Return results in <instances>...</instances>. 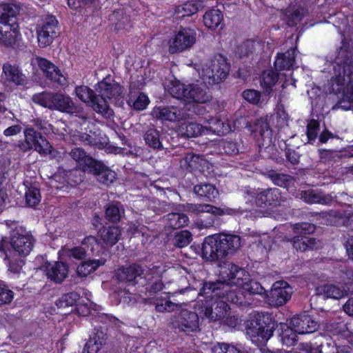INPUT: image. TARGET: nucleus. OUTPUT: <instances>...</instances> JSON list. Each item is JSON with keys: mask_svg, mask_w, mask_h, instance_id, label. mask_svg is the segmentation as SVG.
<instances>
[{"mask_svg": "<svg viewBox=\"0 0 353 353\" xmlns=\"http://www.w3.org/2000/svg\"><path fill=\"white\" fill-rule=\"evenodd\" d=\"M123 209L119 203H113L108 205L105 210V217L110 222L114 223L120 220Z\"/></svg>", "mask_w": 353, "mask_h": 353, "instance_id": "de8ad7c7", "label": "nucleus"}, {"mask_svg": "<svg viewBox=\"0 0 353 353\" xmlns=\"http://www.w3.org/2000/svg\"><path fill=\"white\" fill-rule=\"evenodd\" d=\"M88 172L93 174L96 176L97 181L105 185H109L116 179V173L97 161Z\"/></svg>", "mask_w": 353, "mask_h": 353, "instance_id": "b1692460", "label": "nucleus"}, {"mask_svg": "<svg viewBox=\"0 0 353 353\" xmlns=\"http://www.w3.org/2000/svg\"><path fill=\"white\" fill-rule=\"evenodd\" d=\"M63 254L68 256H72L73 258L81 260L85 257L86 250L85 248L81 247H75L74 248H64L62 249Z\"/></svg>", "mask_w": 353, "mask_h": 353, "instance_id": "bf43d9fd", "label": "nucleus"}, {"mask_svg": "<svg viewBox=\"0 0 353 353\" xmlns=\"http://www.w3.org/2000/svg\"><path fill=\"white\" fill-rule=\"evenodd\" d=\"M19 12L20 7L14 3L0 6V25H14V18Z\"/></svg>", "mask_w": 353, "mask_h": 353, "instance_id": "2f4dec72", "label": "nucleus"}, {"mask_svg": "<svg viewBox=\"0 0 353 353\" xmlns=\"http://www.w3.org/2000/svg\"><path fill=\"white\" fill-rule=\"evenodd\" d=\"M52 99V110L68 114H74L78 111V105L69 95L63 93H54Z\"/></svg>", "mask_w": 353, "mask_h": 353, "instance_id": "4be33fe9", "label": "nucleus"}, {"mask_svg": "<svg viewBox=\"0 0 353 353\" xmlns=\"http://www.w3.org/2000/svg\"><path fill=\"white\" fill-rule=\"evenodd\" d=\"M254 132L258 133L261 137L264 142L267 141L268 143L271 142L272 132L265 119H260L257 120L255 124Z\"/></svg>", "mask_w": 353, "mask_h": 353, "instance_id": "a18cd8bd", "label": "nucleus"}, {"mask_svg": "<svg viewBox=\"0 0 353 353\" xmlns=\"http://www.w3.org/2000/svg\"><path fill=\"white\" fill-rule=\"evenodd\" d=\"M58 21L52 15H48L41 19L37 25V33L39 46L45 48L49 46L59 34Z\"/></svg>", "mask_w": 353, "mask_h": 353, "instance_id": "f8f14e48", "label": "nucleus"}, {"mask_svg": "<svg viewBox=\"0 0 353 353\" xmlns=\"http://www.w3.org/2000/svg\"><path fill=\"white\" fill-rule=\"evenodd\" d=\"M197 70L205 84L214 85L227 77L230 65L224 57L216 54L202 63Z\"/></svg>", "mask_w": 353, "mask_h": 353, "instance_id": "0eeeda50", "label": "nucleus"}, {"mask_svg": "<svg viewBox=\"0 0 353 353\" xmlns=\"http://www.w3.org/2000/svg\"><path fill=\"white\" fill-rule=\"evenodd\" d=\"M292 293V288L286 282L276 281L272 287L270 299L275 305L281 306L290 299Z\"/></svg>", "mask_w": 353, "mask_h": 353, "instance_id": "a211bd4d", "label": "nucleus"}, {"mask_svg": "<svg viewBox=\"0 0 353 353\" xmlns=\"http://www.w3.org/2000/svg\"><path fill=\"white\" fill-rule=\"evenodd\" d=\"M266 201L268 205H278L281 204L282 201L281 194L278 188H270L265 190Z\"/></svg>", "mask_w": 353, "mask_h": 353, "instance_id": "603ef678", "label": "nucleus"}, {"mask_svg": "<svg viewBox=\"0 0 353 353\" xmlns=\"http://www.w3.org/2000/svg\"><path fill=\"white\" fill-rule=\"evenodd\" d=\"M212 353H248L244 352L237 346L218 343L212 347Z\"/></svg>", "mask_w": 353, "mask_h": 353, "instance_id": "8fccbe9b", "label": "nucleus"}, {"mask_svg": "<svg viewBox=\"0 0 353 353\" xmlns=\"http://www.w3.org/2000/svg\"><path fill=\"white\" fill-rule=\"evenodd\" d=\"M70 156L77 162L78 166L83 172H88L96 162V160L88 155L83 150L79 148L72 149L70 152Z\"/></svg>", "mask_w": 353, "mask_h": 353, "instance_id": "c756f323", "label": "nucleus"}, {"mask_svg": "<svg viewBox=\"0 0 353 353\" xmlns=\"http://www.w3.org/2000/svg\"><path fill=\"white\" fill-rule=\"evenodd\" d=\"M242 96L247 101L253 104H258L260 101L261 92L253 89H249L245 90L242 93Z\"/></svg>", "mask_w": 353, "mask_h": 353, "instance_id": "0e129e2a", "label": "nucleus"}, {"mask_svg": "<svg viewBox=\"0 0 353 353\" xmlns=\"http://www.w3.org/2000/svg\"><path fill=\"white\" fill-rule=\"evenodd\" d=\"M54 93L41 92L32 96V101L43 107L52 110Z\"/></svg>", "mask_w": 353, "mask_h": 353, "instance_id": "09e8293b", "label": "nucleus"}, {"mask_svg": "<svg viewBox=\"0 0 353 353\" xmlns=\"http://www.w3.org/2000/svg\"><path fill=\"white\" fill-rule=\"evenodd\" d=\"M257 47H259V43L252 40H248L239 47L237 53L241 58L248 56L250 53L253 52Z\"/></svg>", "mask_w": 353, "mask_h": 353, "instance_id": "6e6d98bb", "label": "nucleus"}, {"mask_svg": "<svg viewBox=\"0 0 353 353\" xmlns=\"http://www.w3.org/2000/svg\"><path fill=\"white\" fill-rule=\"evenodd\" d=\"M194 192L201 197L206 198L209 201L214 199L217 194L218 191L216 188L210 183L199 184L194 186Z\"/></svg>", "mask_w": 353, "mask_h": 353, "instance_id": "37998d69", "label": "nucleus"}, {"mask_svg": "<svg viewBox=\"0 0 353 353\" xmlns=\"http://www.w3.org/2000/svg\"><path fill=\"white\" fill-rule=\"evenodd\" d=\"M192 241V234L188 230H183L175 234L174 244L179 248L187 246Z\"/></svg>", "mask_w": 353, "mask_h": 353, "instance_id": "5fc2aeb1", "label": "nucleus"}, {"mask_svg": "<svg viewBox=\"0 0 353 353\" xmlns=\"http://www.w3.org/2000/svg\"><path fill=\"white\" fill-rule=\"evenodd\" d=\"M143 139L145 144L151 148L161 149L163 148L160 132L154 128H150L145 131Z\"/></svg>", "mask_w": 353, "mask_h": 353, "instance_id": "a19ab883", "label": "nucleus"}, {"mask_svg": "<svg viewBox=\"0 0 353 353\" xmlns=\"http://www.w3.org/2000/svg\"><path fill=\"white\" fill-rule=\"evenodd\" d=\"M294 232L299 236L292 239L293 247L296 250L305 251L308 249H314L319 247V242L314 238H311L306 234L312 233L315 227L309 223H296L294 225Z\"/></svg>", "mask_w": 353, "mask_h": 353, "instance_id": "9b49d317", "label": "nucleus"}, {"mask_svg": "<svg viewBox=\"0 0 353 353\" xmlns=\"http://www.w3.org/2000/svg\"><path fill=\"white\" fill-rule=\"evenodd\" d=\"M25 140L34 148V150L42 155L50 154L54 157L57 152L50 143L40 133L32 128H27L24 132Z\"/></svg>", "mask_w": 353, "mask_h": 353, "instance_id": "2eb2a0df", "label": "nucleus"}, {"mask_svg": "<svg viewBox=\"0 0 353 353\" xmlns=\"http://www.w3.org/2000/svg\"><path fill=\"white\" fill-rule=\"evenodd\" d=\"M8 228H10L9 248L4 253V260L8 271L13 274H19L25 263L26 258L32 251L34 239L26 228L19 225L15 222L6 223Z\"/></svg>", "mask_w": 353, "mask_h": 353, "instance_id": "7ed1b4c3", "label": "nucleus"}, {"mask_svg": "<svg viewBox=\"0 0 353 353\" xmlns=\"http://www.w3.org/2000/svg\"><path fill=\"white\" fill-rule=\"evenodd\" d=\"M97 90L110 100L118 98L122 93L121 85L110 79H105L99 82Z\"/></svg>", "mask_w": 353, "mask_h": 353, "instance_id": "5701e85b", "label": "nucleus"}, {"mask_svg": "<svg viewBox=\"0 0 353 353\" xmlns=\"http://www.w3.org/2000/svg\"><path fill=\"white\" fill-rule=\"evenodd\" d=\"M221 280L205 283L200 295L205 298L202 312L212 321H221L227 317L230 310L227 302L244 304L243 290L250 294H263L264 288L258 282L251 280L244 269L233 263H225L221 268Z\"/></svg>", "mask_w": 353, "mask_h": 353, "instance_id": "f257e3e1", "label": "nucleus"}, {"mask_svg": "<svg viewBox=\"0 0 353 353\" xmlns=\"http://www.w3.org/2000/svg\"><path fill=\"white\" fill-rule=\"evenodd\" d=\"M3 72L6 79L16 85H23L26 82V77L16 65L6 63L3 66Z\"/></svg>", "mask_w": 353, "mask_h": 353, "instance_id": "473e14b6", "label": "nucleus"}, {"mask_svg": "<svg viewBox=\"0 0 353 353\" xmlns=\"http://www.w3.org/2000/svg\"><path fill=\"white\" fill-rule=\"evenodd\" d=\"M204 129L205 134L213 133L218 135H223L231 131L230 125L219 117H210L207 119L205 121Z\"/></svg>", "mask_w": 353, "mask_h": 353, "instance_id": "c85d7f7f", "label": "nucleus"}, {"mask_svg": "<svg viewBox=\"0 0 353 353\" xmlns=\"http://www.w3.org/2000/svg\"><path fill=\"white\" fill-rule=\"evenodd\" d=\"M152 114L158 119L171 122L179 121L190 118L188 110L185 107H157L153 109Z\"/></svg>", "mask_w": 353, "mask_h": 353, "instance_id": "f3484780", "label": "nucleus"}, {"mask_svg": "<svg viewBox=\"0 0 353 353\" xmlns=\"http://www.w3.org/2000/svg\"><path fill=\"white\" fill-rule=\"evenodd\" d=\"M207 163L206 160L200 155L190 153L180 161V165L182 168L189 170H201Z\"/></svg>", "mask_w": 353, "mask_h": 353, "instance_id": "72a5a7b5", "label": "nucleus"}, {"mask_svg": "<svg viewBox=\"0 0 353 353\" xmlns=\"http://www.w3.org/2000/svg\"><path fill=\"white\" fill-rule=\"evenodd\" d=\"M107 334L103 330L94 329L90 340L86 343L82 353H97L106 343Z\"/></svg>", "mask_w": 353, "mask_h": 353, "instance_id": "a878e982", "label": "nucleus"}, {"mask_svg": "<svg viewBox=\"0 0 353 353\" xmlns=\"http://www.w3.org/2000/svg\"><path fill=\"white\" fill-rule=\"evenodd\" d=\"M325 218L327 223L330 225H339L343 223L342 214L335 210L325 213Z\"/></svg>", "mask_w": 353, "mask_h": 353, "instance_id": "69168bd1", "label": "nucleus"}, {"mask_svg": "<svg viewBox=\"0 0 353 353\" xmlns=\"http://www.w3.org/2000/svg\"><path fill=\"white\" fill-rule=\"evenodd\" d=\"M165 272V267L162 265H152L151 267L144 268L134 263L118 269L116 277L119 281L131 285H135L141 281L140 284L145 287V294L152 295L163 289L161 277Z\"/></svg>", "mask_w": 353, "mask_h": 353, "instance_id": "f03ea898", "label": "nucleus"}, {"mask_svg": "<svg viewBox=\"0 0 353 353\" xmlns=\"http://www.w3.org/2000/svg\"><path fill=\"white\" fill-rule=\"evenodd\" d=\"M290 325L299 334L312 333L319 327L318 323L307 315L293 317L290 321Z\"/></svg>", "mask_w": 353, "mask_h": 353, "instance_id": "412c9836", "label": "nucleus"}, {"mask_svg": "<svg viewBox=\"0 0 353 353\" xmlns=\"http://www.w3.org/2000/svg\"><path fill=\"white\" fill-rule=\"evenodd\" d=\"M189 218L185 214L170 213L165 216L166 226L172 229H178L188 225Z\"/></svg>", "mask_w": 353, "mask_h": 353, "instance_id": "58836bf2", "label": "nucleus"}, {"mask_svg": "<svg viewBox=\"0 0 353 353\" xmlns=\"http://www.w3.org/2000/svg\"><path fill=\"white\" fill-rule=\"evenodd\" d=\"M32 64L38 65L48 79L58 84L65 85L68 83L66 77L61 73L57 67L46 59L37 57L32 59Z\"/></svg>", "mask_w": 353, "mask_h": 353, "instance_id": "dca6fc26", "label": "nucleus"}, {"mask_svg": "<svg viewBox=\"0 0 353 353\" xmlns=\"http://www.w3.org/2000/svg\"><path fill=\"white\" fill-rule=\"evenodd\" d=\"M241 247L238 235L219 234L205 238L202 245V257L215 261L233 254Z\"/></svg>", "mask_w": 353, "mask_h": 353, "instance_id": "39448f33", "label": "nucleus"}, {"mask_svg": "<svg viewBox=\"0 0 353 353\" xmlns=\"http://www.w3.org/2000/svg\"><path fill=\"white\" fill-rule=\"evenodd\" d=\"M343 242L349 257L353 260V236L344 234Z\"/></svg>", "mask_w": 353, "mask_h": 353, "instance_id": "774afa93", "label": "nucleus"}, {"mask_svg": "<svg viewBox=\"0 0 353 353\" xmlns=\"http://www.w3.org/2000/svg\"><path fill=\"white\" fill-rule=\"evenodd\" d=\"M170 94L187 103H206L212 96L207 91V87L201 83H182L175 80L169 88Z\"/></svg>", "mask_w": 353, "mask_h": 353, "instance_id": "423d86ee", "label": "nucleus"}, {"mask_svg": "<svg viewBox=\"0 0 353 353\" xmlns=\"http://www.w3.org/2000/svg\"><path fill=\"white\" fill-rule=\"evenodd\" d=\"M332 65L334 73L330 81V90L334 93L342 91V94L332 109L351 110L353 108V61L341 63L338 57Z\"/></svg>", "mask_w": 353, "mask_h": 353, "instance_id": "20e7f679", "label": "nucleus"}, {"mask_svg": "<svg viewBox=\"0 0 353 353\" xmlns=\"http://www.w3.org/2000/svg\"><path fill=\"white\" fill-rule=\"evenodd\" d=\"M90 103L93 110L97 113L107 117H110L113 114V112L110 108L106 99L101 94L98 95L94 94Z\"/></svg>", "mask_w": 353, "mask_h": 353, "instance_id": "f704fd0d", "label": "nucleus"}, {"mask_svg": "<svg viewBox=\"0 0 353 353\" xmlns=\"http://www.w3.org/2000/svg\"><path fill=\"white\" fill-rule=\"evenodd\" d=\"M304 14V9L303 8H293L290 11L288 14V24L290 26H296L300 22Z\"/></svg>", "mask_w": 353, "mask_h": 353, "instance_id": "13d9d810", "label": "nucleus"}, {"mask_svg": "<svg viewBox=\"0 0 353 353\" xmlns=\"http://www.w3.org/2000/svg\"><path fill=\"white\" fill-rule=\"evenodd\" d=\"M146 295L148 296L146 303L153 305L157 312H172L180 310L181 307V303L172 302L168 296L155 295L152 296V294L150 295L149 294H146Z\"/></svg>", "mask_w": 353, "mask_h": 353, "instance_id": "6ab92c4d", "label": "nucleus"}, {"mask_svg": "<svg viewBox=\"0 0 353 353\" xmlns=\"http://www.w3.org/2000/svg\"><path fill=\"white\" fill-rule=\"evenodd\" d=\"M121 234V230L118 227L103 228L99 232L100 241H103V245H101V242L93 236L85 237L82 241V244L87 246L92 253L99 255L103 247H112L116 244Z\"/></svg>", "mask_w": 353, "mask_h": 353, "instance_id": "1a4fd4ad", "label": "nucleus"}, {"mask_svg": "<svg viewBox=\"0 0 353 353\" xmlns=\"http://www.w3.org/2000/svg\"><path fill=\"white\" fill-rule=\"evenodd\" d=\"M14 297V294L12 290L6 286L0 285V305L7 304L10 303Z\"/></svg>", "mask_w": 353, "mask_h": 353, "instance_id": "338daca9", "label": "nucleus"}, {"mask_svg": "<svg viewBox=\"0 0 353 353\" xmlns=\"http://www.w3.org/2000/svg\"><path fill=\"white\" fill-rule=\"evenodd\" d=\"M185 210L189 213L195 214H203L205 213L210 214L206 219H201L200 225L203 228H209L214 225L215 221V216H221L223 214H234L236 210L229 208H218L210 204L201 203H187Z\"/></svg>", "mask_w": 353, "mask_h": 353, "instance_id": "9d476101", "label": "nucleus"}, {"mask_svg": "<svg viewBox=\"0 0 353 353\" xmlns=\"http://www.w3.org/2000/svg\"><path fill=\"white\" fill-rule=\"evenodd\" d=\"M170 325L183 332H194L199 327V316L196 313L181 310L178 315L170 317Z\"/></svg>", "mask_w": 353, "mask_h": 353, "instance_id": "4468645a", "label": "nucleus"}, {"mask_svg": "<svg viewBox=\"0 0 353 353\" xmlns=\"http://www.w3.org/2000/svg\"><path fill=\"white\" fill-rule=\"evenodd\" d=\"M317 294L323 295L325 299H339L345 296V292L339 286L326 284L316 288Z\"/></svg>", "mask_w": 353, "mask_h": 353, "instance_id": "c9c22d12", "label": "nucleus"}, {"mask_svg": "<svg viewBox=\"0 0 353 353\" xmlns=\"http://www.w3.org/2000/svg\"><path fill=\"white\" fill-rule=\"evenodd\" d=\"M270 177L273 183L281 187H288L293 181L292 176L285 174L272 173Z\"/></svg>", "mask_w": 353, "mask_h": 353, "instance_id": "4d7b16f0", "label": "nucleus"}, {"mask_svg": "<svg viewBox=\"0 0 353 353\" xmlns=\"http://www.w3.org/2000/svg\"><path fill=\"white\" fill-rule=\"evenodd\" d=\"M279 76L272 70H268L263 72L262 79L261 81V86L265 89L267 94H270L272 87L277 82Z\"/></svg>", "mask_w": 353, "mask_h": 353, "instance_id": "c03bdc74", "label": "nucleus"}, {"mask_svg": "<svg viewBox=\"0 0 353 353\" xmlns=\"http://www.w3.org/2000/svg\"><path fill=\"white\" fill-rule=\"evenodd\" d=\"M204 25L210 29H215L223 20V14L219 10L207 11L203 17Z\"/></svg>", "mask_w": 353, "mask_h": 353, "instance_id": "ea45409f", "label": "nucleus"}, {"mask_svg": "<svg viewBox=\"0 0 353 353\" xmlns=\"http://www.w3.org/2000/svg\"><path fill=\"white\" fill-rule=\"evenodd\" d=\"M245 203L251 205H256L259 207H264L268 205L265 190L254 189L245 187L242 190Z\"/></svg>", "mask_w": 353, "mask_h": 353, "instance_id": "bb28decb", "label": "nucleus"}, {"mask_svg": "<svg viewBox=\"0 0 353 353\" xmlns=\"http://www.w3.org/2000/svg\"><path fill=\"white\" fill-rule=\"evenodd\" d=\"M79 299L80 294L79 293L72 292L62 295L56 301V305L59 309H64L72 306Z\"/></svg>", "mask_w": 353, "mask_h": 353, "instance_id": "49530a36", "label": "nucleus"}, {"mask_svg": "<svg viewBox=\"0 0 353 353\" xmlns=\"http://www.w3.org/2000/svg\"><path fill=\"white\" fill-rule=\"evenodd\" d=\"M111 20H117L116 27L118 29L124 28L125 23L129 22L128 17L126 15H124L123 10L122 9L114 11L111 16Z\"/></svg>", "mask_w": 353, "mask_h": 353, "instance_id": "e2e57ef3", "label": "nucleus"}, {"mask_svg": "<svg viewBox=\"0 0 353 353\" xmlns=\"http://www.w3.org/2000/svg\"><path fill=\"white\" fill-rule=\"evenodd\" d=\"M204 7L205 5L202 1L190 0L178 6L175 9V13L178 17L191 16L202 10Z\"/></svg>", "mask_w": 353, "mask_h": 353, "instance_id": "7c9ffc66", "label": "nucleus"}, {"mask_svg": "<svg viewBox=\"0 0 353 353\" xmlns=\"http://www.w3.org/2000/svg\"><path fill=\"white\" fill-rule=\"evenodd\" d=\"M296 48H292L284 53H279L274 61L276 70H290L295 67Z\"/></svg>", "mask_w": 353, "mask_h": 353, "instance_id": "cd10ccee", "label": "nucleus"}, {"mask_svg": "<svg viewBox=\"0 0 353 353\" xmlns=\"http://www.w3.org/2000/svg\"><path fill=\"white\" fill-rule=\"evenodd\" d=\"M45 272L48 279L60 283L67 277L68 268L67 265L63 262H55L48 263L46 266Z\"/></svg>", "mask_w": 353, "mask_h": 353, "instance_id": "393cba45", "label": "nucleus"}, {"mask_svg": "<svg viewBox=\"0 0 353 353\" xmlns=\"http://www.w3.org/2000/svg\"><path fill=\"white\" fill-rule=\"evenodd\" d=\"M104 260H88L81 263L77 269V274L81 277L87 276L95 271L99 266L103 265Z\"/></svg>", "mask_w": 353, "mask_h": 353, "instance_id": "79ce46f5", "label": "nucleus"}, {"mask_svg": "<svg viewBox=\"0 0 353 353\" xmlns=\"http://www.w3.org/2000/svg\"><path fill=\"white\" fill-rule=\"evenodd\" d=\"M76 97L84 103H90L94 93L86 85L77 86L74 90Z\"/></svg>", "mask_w": 353, "mask_h": 353, "instance_id": "3c124183", "label": "nucleus"}, {"mask_svg": "<svg viewBox=\"0 0 353 353\" xmlns=\"http://www.w3.org/2000/svg\"><path fill=\"white\" fill-rule=\"evenodd\" d=\"M274 327L269 314H257L248 323L246 333L253 341L263 342L272 336Z\"/></svg>", "mask_w": 353, "mask_h": 353, "instance_id": "6e6552de", "label": "nucleus"}, {"mask_svg": "<svg viewBox=\"0 0 353 353\" xmlns=\"http://www.w3.org/2000/svg\"><path fill=\"white\" fill-rule=\"evenodd\" d=\"M41 201L39 190L36 187H31L26 192V201L30 207L37 205Z\"/></svg>", "mask_w": 353, "mask_h": 353, "instance_id": "864d4df0", "label": "nucleus"}, {"mask_svg": "<svg viewBox=\"0 0 353 353\" xmlns=\"http://www.w3.org/2000/svg\"><path fill=\"white\" fill-rule=\"evenodd\" d=\"M319 130V123L317 121L312 119L308 123L306 132L308 143H312L316 139Z\"/></svg>", "mask_w": 353, "mask_h": 353, "instance_id": "052dcab7", "label": "nucleus"}, {"mask_svg": "<svg viewBox=\"0 0 353 353\" xmlns=\"http://www.w3.org/2000/svg\"><path fill=\"white\" fill-rule=\"evenodd\" d=\"M296 332L290 327L288 328L285 331L283 332L281 334V341L284 345L286 346L294 345L296 341Z\"/></svg>", "mask_w": 353, "mask_h": 353, "instance_id": "680f3d73", "label": "nucleus"}, {"mask_svg": "<svg viewBox=\"0 0 353 353\" xmlns=\"http://www.w3.org/2000/svg\"><path fill=\"white\" fill-rule=\"evenodd\" d=\"M179 133L186 137H194L205 134L204 125L197 123H184L179 127Z\"/></svg>", "mask_w": 353, "mask_h": 353, "instance_id": "e433bc0d", "label": "nucleus"}, {"mask_svg": "<svg viewBox=\"0 0 353 353\" xmlns=\"http://www.w3.org/2000/svg\"><path fill=\"white\" fill-rule=\"evenodd\" d=\"M196 33L190 28H181L169 41L171 54L182 52L191 48L196 41Z\"/></svg>", "mask_w": 353, "mask_h": 353, "instance_id": "ddd939ff", "label": "nucleus"}, {"mask_svg": "<svg viewBox=\"0 0 353 353\" xmlns=\"http://www.w3.org/2000/svg\"><path fill=\"white\" fill-rule=\"evenodd\" d=\"M301 199L307 203H321L323 205H329L333 201H338L339 196L332 192L328 194H323L322 192L315 190H307L301 191L299 193Z\"/></svg>", "mask_w": 353, "mask_h": 353, "instance_id": "aec40b11", "label": "nucleus"}, {"mask_svg": "<svg viewBox=\"0 0 353 353\" xmlns=\"http://www.w3.org/2000/svg\"><path fill=\"white\" fill-rule=\"evenodd\" d=\"M17 29L14 25H0V42L6 46H10L15 42Z\"/></svg>", "mask_w": 353, "mask_h": 353, "instance_id": "4c0bfd02", "label": "nucleus"}]
</instances>
